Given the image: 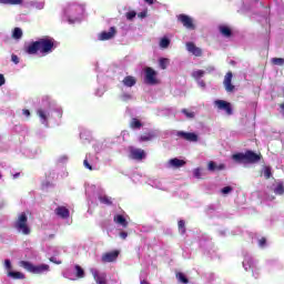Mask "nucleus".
Listing matches in <instances>:
<instances>
[{"label":"nucleus","mask_w":284,"mask_h":284,"mask_svg":"<svg viewBox=\"0 0 284 284\" xmlns=\"http://www.w3.org/2000/svg\"><path fill=\"white\" fill-rule=\"evenodd\" d=\"M54 50V39L52 38H42L36 42H32L28 45V54H50Z\"/></svg>","instance_id":"1"},{"label":"nucleus","mask_w":284,"mask_h":284,"mask_svg":"<svg viewBox=\"0 0 284 284\" xmlns=\"http://www.w3.org/2000/svg\"><path fill=\"white\" fill-rule=\"evenodd\" d=\"M83 12H85V7L78 3H71L64 10V14L69 23H77L81 21V18L83 17Z\"/></svg>","instance_id":"2"},{"label":"nucleus","mask_w":284,"mask_h":284,"mask_svg":"<svg viewBox=\"0 0 284 284\" xmlns=\"http://www.w3.org/2000/svg\"><path fill=\"white\" fill-rule=\"evenodd\" d=\"M232 159L235 163H258L261 154H256L254 151H246L245 153L233 154Z\"/></svg>","instance_id":"3"},{"label":"nucleus","mask_w":284,"mask_h":284,"mask_svg":"<svg viewBox=\"0 0 284 284\" xmlns=\"http://www.w3.org/2000/svg\"><path fill=\"white\" fill-rule=\"evenodd\" d=\"M19 265L27 270V272H31V274H45V272H50V266L47 264L33 265L30 262L21 261Z\"/></svg>","instance_id":"4"},{"label":"nucleus","mask_w":284,"mask_h":284,"mask_svg":"<svg viewBox=\"0 0 284 284\" xmlns=\"http://www.w3.org/2000/svg\"><path fill=\"white\" fill-rule=\"evenodd\" d=\"M14 227L21 234H24V235L30 234V226H28V215H26V213H21L18 216Z\"/></svg>","instance_id":"5"},{"label":"nucleus","mask_w":284,"mask_h":284,"mask_svg":"<svg viewBox=\"0 0 284 284\" xmlns=\"http://www.w3.org/2000/svg\"><path fill=\"white\" fill-rule=\"evenodd\" d=\"M75 275L70 272V270H67L63 272L64 278H69V281H77V278H84L85 277V271L80 265L74 266Z\"/></svg>","instance_id":"6"},{"label":"nucleus","mask_w":284,"mask_h":284,"mask_svg":"<svg viewBox=\"0 0 284 284\" xmlns=\"http://www.w3.org/2000/svg\"><path fill=\"white\" fill-rule=\"evenodd\" d=\"M148 154L143 149H136L134 146L129 148V159H132V161H143Z\"/></svg>","instance_id":"7"},{"label":"nucleus","mask_w":284,"mask_h":284,"mask_svg":"<svg viewBox=\"0 0 284 284\" xmlns=\"http://www.w3.org/2000/svg\"><path fill=\"white\" fill-rule=\"evenodd\" d=\"M144 83H148V85L156 84V71L154 69L146 68L144 70Z\"/></svg>","instance_id":"8"},{"label":"nucleus","mask_w":284,"mask_h":284,"mask_svg":"<svg viewBox=\"0 0 284 284\" xmlns=\"http://www.w3.org/2000/svg\"><path fill=\"white\" fill-rule=\"evenodd\" d=\"M176 136L184 139V141H189L190 143H196L199 141V135L192 132L176 131Z\"/></svg>","instance_id":"9"},{"label":"nucleus","mask_w":284,"mask_h":284,"mask_svg":"<svg viewBox=\"0 0 284 284\" xmlns=\"http://www.w3.org/2000/svg\"><path fill=\"white\" fill-rule=\"evenodd\" d=\"M37 114L40 119V123H42V125H45V128H48V121L50 119V108H40L37 110Z\"/></svg>","instance_id":"10"},{"label":"nucleus","mask_w":284,"mask_h":284,"mask_svg":"<svg viewBox=\"0 0 284 284\" xmlns=\"http://www.w3.org/2000/svg\"><path fill=\"white\" fill-rule=\"evenodd\" d=\"M214 104L216 105L217 110H223L229 116L232 115V104H230V102L216 100Z\"/></svg>","instance_id":"11"},{"label":"nucleus","mask_w":284,"mask_h":284,"mask_svg":"<svg viewBox=\"0 0 284 284\" xmlns=\"http://www.w3.org/2000/svg\"><path fill=\"white\" fill-rule=\"evenodd\" d=\"M178 19L179 21H181L184 28H186L187 30H194V20H192V18L186 14H180Z\"/></svg>","instance_id":"12"},{"label":"nucleus","mask_w":284,"mask_h":284,"mask_svg":"<svg viewBox=\"0 0 284 284\" xmlns=\"http://www.w3.org/2000/svg\"><path fill=\"white\" fill-rule=\"evenodd\" d=\"M116 34V28L111 27L109 31H103L99 34V41H110V39H114Z\"/></svg>","instance_id":"13"},{"label":"nucleus","mask_w":284,"mask_h":284,"mask_svg":"<svg viewBox=\"0 0 284 284\" xmlns=\"http://www.w3.org/2000/svg\"><path fill=\"white\" fill-rule=\"evenodd\" d=\"M186 50L187 52H190V54H193V57H202L203 55V50L199 47H196V44H194V42H186Z\"/></svg>","instance_id":"14"},{"label":"nucleus","mask_w":284,"mask_h":284,"mask_svg":"<svg viewBox=\"0 0 284 284\" xmlns=\"http://www.w3.org/2000/svg\"><path fill=\"white\" fill-rule=\"evenodd\" d=\"M90 272L97 284H108L105 281V273H99V270L97 268H91Z\"/></svg>","instance_id":"15"},{"label":"nucleus","mask_w":284,"mask_h":284,"mask_svg":"<svg viewBox=\"0 0 284 284\" xmlns=\"http://www.w3.org/2000/svg\"><path fill=\"white\" fill-rule=\"evenodd\" d=\"M232 71H229L224 77L223 85L226 92H234L235 87L232 84Z\"/></svg>","instance_id":"16"},{"label":"nucleus","mask_w":284,"mask_h":284,"mask_svg":"<svg viewBox=\"0 0 284 284\" xmlns=\"http://www.w3.org/2000/svg\"><path fill=\"white\" fill-rule=\"evenodd\" d=\"M243 267L246 272L247 270H252V272H254V270H256V264L254 263V258H252V256L250 255H246L243 261Z\"/></svg>","instance_id":"17"},{"label":"nucleus","mask_w":284,"mask_h":284,"mask_svg":"<svg viewBox=\"0 0 284 284\" xmlns=\"http://www.w3.org/2000/svg\"><path fill=\"white\" fill-rule=\"evenodd\" d=\"M118 257H119V252H116V251L109 252L102 256V262L103 263H112L113 261H116Z\"/></svg>","instance_id":"18"},{"label":"nucleus","mask_w":284,"mask_h":284,"mask_svg":"<svg viewBox=\"0 0 284 284\" xmlns=\"http://www.w3.org/2000/svg\"><path fill=\"white\" fill-rule=\"evenodd\" d=\"M156 136H159V133L156 131H150L149 133L141 135L139 141L140 143H143L145 141H152V139H156Z\"/></svg>","instance_id":"19"},{"label":"nucleus","mask_w":284,"mask_h":284,"mask_svg":"<svg viewBox=\"0 0 284 284\" xmlns=\"http://www.w3.org/2000/svg\"><path fill=\"white\" fill-rule=\"evenodd\" d=\"M55 214L61 219H68V216H70V210H68L65 206H58L55 209Z\"/></svg>","instance_id":"20"},{"label":"nucleus","mask_w":284,"mask_h":284,"mask_svg":"<svg viewBox=\"0 0 284 284\" xmlns=\"http://www.w3.org/2000/svg\"><path fill=\"white\" fill-rule=\"evenodd\" d=\"M183 165H185V161L180 160L179 158L169 160V168L179 169V168H183Z\"/></svg>","instance_id":"21"},{"label":"nucleus","mask_w":284,"mask_h":284,"mask_svg":"<svg viewBox=\"0 0 284 284\" xmlns=\"http://www.w3.org/2000/svg\"><path fill=\"white\" fill-rule=\"evenodd\" d=\"M113 221L116 225H121V227H128V220L121 214L114 215Z\"/></svg>","instance_id":"22"},{"label":"nucleus","mask_w":284,"mask_h":284,"mask_svg":"<svg viewBox=\"0 0 284 284\" xmlns=\"http://www.w3.org/2000/svg\"><path fill=\"white\" fill-rule=\"evenodd\" d=\"M123 85H125L126 88H132L134 85H136V78L128 75L123 79L122 81Z\"/></svg>","instance_id":"23"},{"label":"nucleus","mask_w":284,"mask_h":284,"mask_svg":"<svg viewBox=\"0 0 284 284\" xmlns=\"http://www.w3.org/2000/svg\"><path fill=\"white\" fill-rule=\"evenodd\" d=\"M1 6H23V0H0Z\"/></svg>","instance_id":"24"},{"label":"nucleus","mask_w":284,"mask_h":284,"mask_svg":"<svg viewBox=\"0 0 284 284\" xmlns=\"http://www.w3.org/2000/svg\"><path fill=\"white\" fill-rule=\"evenodd\" d=\"M29 6L36 8V10H43L45 8V2L33 0L29 2Z\"/></svg>","instance_id":"25"},{"label":"nucleus","mask_w":284,"mask_h":284,"mask_svg":"<svg viewBox=\"0 0 284 284\" xmlns=\"http://www.w3.org/2000/svg\"><path fill=\"white\" fill-rule=\"evenodd\" d=\"M98 199H99L100 203H102L103 205H112V197H110L105 194H99Z\"/></svg>","instance_id":"26"},{"label":"nucleus","mask_w":284,"mask_h":284,"mask_svg":"<svg viewBox=\"0 0 284 284\" xmlns=\"http://www.w3.org/2000/svg\"><path fill=\"white\" fill-rule=\"evenodd\" d=\"M8 276H10V278H16V280H23L26 278V275L21 272H14V271H9L8 272Z\"/></svg>","instance_id":"27"},{"label":"nucleus","mask_w":284,"mask_h":284,"mask_svg":"<svg viewBox=\"0 0 284 284\" xmlns=\"http://www.w3.org/2000/svg\"><path fill=\"white\" fill-rule=\"evenodd\" d=\"M220 32L223 34V37H232V29H230L227 26H221Z\"/></svg>","instance_id":"28"},{"label":"nucleus","mask_w":284,"mask_h":284,"mask_svg":"<svg viewBox=\"0 0 284 284\" xmlns=\"http://www.w3.org/2000/svg\"><path fill=\"white\" fill-rule=\"evenodd\" d=\"M192 77H193V79H195V81H199V80L203 79V77H205V71H203V70L193 71Z\"/></svg>","instance_id":"29"},{"label":"nucleus","mask_w":284,"mask_h":284,"mask_svg":"<svg viewBox=\"0 0 284 284\" xmlns=\"http://www.w3.org/2000/svg\"><path fill=\"white\" fill-rule=\"evenodd\" d=\"M160 48H162V50L170 48V39L168 37L161 38Z\"/></svg>","instance_id":"30"},{"label":"nucleus","mask_w":284,"mask_h":284,"mask_svg":"<svg viewBox=\"0 0 284 284\" xmlns=\"http://www.w3.org/2000/svg\"><path fill=\"white\" fill-rule=\"evenodd\" d=\"M12 37L13 39H21L23 37V30H21V28H14L13 32H12Z\"/></svg>","instance_id":"31"},{"label":"nucleus","mask_w":284,"mask_h":284,"mask_svg":"<svg viewBox=\"0 0 284 284\" xmlns=\"http://www.w3.org/2000/svg\"><path fill=\"white\" fill-rule=\"evenodd\" d=\"M182 114H184V116H186V119H194V116H196V113H194V111H190L187 109H182Z\"/></svg>","instance_id":"32"},{"label":"nucleus","mask_w":284,"mask_h":284,"mask_svg":"<svg viewBox=\"0 0 284 284\" xmlns=\"http://www.w3.org/2000/svg\"><path fill=\"white\" fill-rule=\"evenodd\" d=\"M159 63H160V68L162 70H165V68H168V64L170 63V59L161 58Z\"/></svg>","instance_id":"33"},{"label":"nucleus","mask_w":284,"mask_h":284,"mask_svg":"<svg viewBox=\"0 0 284 284\" xmlns=\"http://www.w3.org/2000/svg\"><path fill=\"white\" fill-rule=\"evenodd\" d=\"M176 278H178V281L180 283H183V284H187L189 283L187 277L183 273H178L176 274Z\"/></svg>","instance_id":"34"},{"label":"nucleus","mask_w":284,"mask_h":284,"mask_svg":"<svg viewBox=\"0 0 284 284\" xmlns=\"http://www.w3.org/2000/svg\"><path fill=\"white\" fill-rule=\"evenodd\" d=\"M141 121H139L138 119H133L132 121H131V128L133 129V130H139V128H141Z\"/></svg>","instance_id":"35"},{"label":"nucleus","mask_w":284,"mask_h":284,"mask_svg":"<svg viewBox=\"0 0 284 284\" xmlns=\"http://www.w3.org/2000/svg\"><path fill=\"white\" fill-rule=\"evenodd\" d=\"M179 232L180 234H185V221H179Z\"/></svg>","instance_id":"36"},{"label":"nucleus","mask_w":284,"mask_h":284,"mask_svg":"<svg viewBox=\"0 0 284 284\" xmlns=\"http://www.w3.org/2000/svg\"><path fill=\"white\" fill-rule=\"evenodd\" d=\"M272 63H274V65H284V59L283 58H273Z\"/></svg>","instance_id":"37"},{"label":"nucleus","mask_w":284,"mask_h":284,"mask_svg":"<svg viewBox=\"0 0 284 284\" xmlns=\"http://www.w3.org/2000/svg\"><path fill=\"white\" fill-rule=\"evenodd\" d=\"M153 187H156L158 190H165V186L163 185V182L156 180L153 182Z\"/></svg>","instance_id":"38"},{"label":"nucleus","mask_w":284,"mask_h":284,"mask_svg":"<svg viewBox=\"0 0 284 284\" xmlns=\"http://www.w3.org/2000/svg\"><path fill=\"white\" fill-rule=\"evenodd\" d=\"M128 21H132L136 17V11H129L125 13Z\"/></svg>","instance_id":"39"},{"label":"nucleus","mask_w":284,"mask_h":284,"mask_svg":"<svg viewBox=\"0 0 284 284\" xmlns=\"http://www.w3.org/2000/svg\"><path fill=\"white\" fill-rule=\"evenodd\" d=\"M275 194H283L284 193V186L283 184H277L276 187L274 189Z\"/></svg>","instance_id":"40"},{"label":"nucleus","mask_w":284,"mask_h":284,"mask_svg":"<svg viewBox=\"0 0 284 284\" xmlns=\"http://www.w3.org/2000/svg\"><path fill=\"white\" fill-rule=\"evenodd\" d=\"M264 176L265 179H270L272 176V169H270V166L264 168Z\"/></svg>","instance_id":"41"},{"label":"nucleus","mask_w":284,"mask_h":284,"mask_svg":"<svg viewBox=\"0 0 284 284\" xmlns=\"http://www.w3.org/2000/svg\"><path fill=\"white\" fill-rule=\"evenodd\" d=\"M232 190H234L232 186H225L221 190L222 194L224 196H227V194H230V192H232Z\"/></svg>","instance_id":"42"},{"label":"nucleus","mask_w":284,"mask_h":284,"mask_svg":"<svg viewBox=\"0 0 284 284\" xmlns=\"http://www.w3.org/2000/svg\"><path fill=\"white\" fill-rule=\"evenodd\" d=\"M122 101H130L132 99V95L124 93L121 95Z\"/></svg>","instance_id":"43"},{"label":"nucleus","mask_w":284,"mask_h":284,"mask_svg":"<svg viewBox=\"0 0 284 284\" xmlns=\"http://www.w3.org/2000/svg\"><path fill=\"white\" fill-rule=\"evenodd\" d=\"M4 267L6 270H12V263L10 262V260L4 261Z\"/></svg>","instance_id":"44"},{"label":"nucleus","mask_w":284,"mask_h":284,"mask_svg":"<svg viewBox=\"0 0 284 284\" xmlns=\"http://www.w3.org/2000/svg\"><path fill=\"white\" fill-rule=\"evenodd\" d=\"M11 61H13V63L17 65L19 64V57H17V54H12L11 55Z\"/></svg>","instance_id":"45"},{"label":"nucleus","mask_w":284,"mask_h":284,"mask_svg":"<svg viewBox=\"0 0 284 284\" xmlns=\"http://www.w3.org/2000/svg\"><path fill=\"white\" fill-rule=\"evenodd\" d=\"M83 165L84 168H87V170H92V165L90 164V162H88V159L83 161Z\"/></svg>","instance_id":"46"},{"label":"nucleus","mask_w":284,"mask_h":284,"mask_svg":"<svg viewBox=\"0 0 284 284\" xmlns=\"http://www.w3.org/2000/svg\"><path fill=\"white\" fill-rule=\"evenodd\" d=\"M209 170H210L211 172H214V170H216V164H215L214 162H210V163H209Z\"/></svg>","instance_id":"47"},{"label":"nucleus","mask_w":284,"mask_h":284,"mask_svg":"<svg viewBox=\"0 0 284 284\" xmlns=\"http://www.w3.org/2000/svg\"><path fill=\"white\" fill-rule=\"evenodd\" d=\"M193 174H194V176H195L196 179H201V170H200V169H195V170L193 171Z\"/></svg>","instance_id":"48"},{"label":"nucleus","mask_w":284,"mask_h":284,"mask_svg":"<svg viewBox=\"0 0 284 284\" xmlns=\"http://www.w3.org/2000/svg\"><path fill=\"white\" fill-rule=\"evenodd\" d=\"M55 114H57V118H58V119H61V116H63V110L57 109V110H55Z\"/></svg>","instance_id":"49"},{"label":"nucleus","mask_w":284,"mask_h":284,"mask_svg":"<svg viewBox=\"0 0 284 284\" xmlns=\"http://www.w3.org/2000/svg\"><path fill=\"white\" fill-rule=\"evenodd\" d=\"M196 82H197V85L200 87V88H203V89H205V81H203V80H196Z\"/></svg>","instance_id":"50"},{"label":"nucleus","mask_w":284,"mask_h":284,"mask_svg":"<svg viewBox=\"0 0 284 284\" xmlns=\"http://www.w3.org/2000/svg\"><path fill=\"white\" fill-rule=\"evenodd\" d=\"M1 85H6V77L3 74H0V88Z\"/></svg>","instance_id":"51"},{"label":"nucleus","mask_w":284,"mask_h":284,"mask_svg":"<svg viewBox=\"0 0 284 284\" xmlns=\"http://www.w3.org/2000/svg\"><path fill=\"white\" fill-rule=\"evenodd\" d=\"M265 243H266L265 237H262V239L258 241V245H260L261 247H265Z\"/></svg>","instance_id":"52"},{"label":"nucleus","mask_w":284,"mask_h":284,"mask_svg":"<svg viewBox=\"0 0 284 284\" xmlns=\"http://www.w3.org/2000/svg\"><path fill=\"white\" fill-rule=\"evenodd\" d=\"M50 261L57 265H61V261H57V257H51Z\"/></svg>","instance_id":"53"},{"label":"nucleus","mask_w":284,"mask_h":284,"mask_svg":"<svg viewBox=\"0 0 284 284\" xmlns=\"http://www.w3.org/2000/svg\"><path fill=\"white\" fill-rule=\"evenodd\" d=\"M22 114H24V116H30V110L24 109V110L22 111Z\"/></svg>","instance_id":"54"},{"label":"nucleus","mask_w":284,"mask_h":284,"mask_svg":"<svg viewBox=\"0 0 284 284\" xmlns=\"http://www.w3.org/2000/svg\"><path fill=\"white\" fill-rule=\"evenodd\" d=\"M144 1L145 3H149V6L156 3V0H144Z\"/></svg>","instance_id":"55"},{"label":"nucleus","mask_w":284,"mask_h":284,"mask_svg":"<svg viewBox=\"0 0 284 284\" xmlns=\"http://www.w3.org/2000/svg\"><path fill=\"white\" fill-rule=\"evenodd\" d=\"M95 95H97V97H103V90H98V91L95 92Z\"/></svg>","instance_id":"56"},{"label":"nucleus","mask_w":284,"mask_h":284,"mask_svg":"<svg viewBox=\"0 0 284 284\" xmlns=\"http://www.w3.org/2000/svg\"><path fill=\"white\" fill-rule=\"evenodd\" d=\"M120 236H121V239H123V240L128 239V234H126L125 232H121V233H120Z\"/></svg>","instance_id":"57"},{"label":"nucleus","mask_w":284,"mask_h":284,"mask_svg":"<svg viewBox=\"0 0 284 284\" xmlns=\"http://www.w3.org/2000/svg\"><path fill=\"white\" fill-rule=\"evenodd\" d=\"M214 67H209V68H206V72H214Z\"/></svg>","instance_id":"58"},{"label":"nucleus","mask_w":284,"mask_h":284,"mask_svg":"<svg viewBox=\"0 0 284 284\" xmlns=\"http://www.w3.org/2000/svg\"><path fill=\"white\" fill-rule=\"evenodd\" d=\"M80 138L88 140V138H85V133L83 131L80 132Z\"/></svg>","instance_id":"59"},{"label":"nucleus","mask_w":284,"mask_h":284,"mask_svg":"<svg viewBox=\"0 0 284 284\" xmlns=\"http://www.w3.org/2000/svg\"><path fill=\"white\" fill-rule=\"evenodd\" d=\"M145 12H141L140 14H139V17L141 18V19H145Z\"/></svg>","instance_id":"60"},{"label":"nucleus","mask_w":284,"mask_h":284,"mask_svg":"<svg viewBox=\"0 0 284 284\" xmlns=\"http://www.w3.org/2000/svg\"><path fill=\"white\" fill-rule=\"evenodd\" d=\"M60 161L63 163L64 161H68V156H62V158H60Z\"/></svg>","instance_id":"61"},{"label":"nucleus","mask_w":284,"mask_h":284,"mask_svg":"<svg viewBox=\"0 0 284 284\" xmlns=\"http://www.w3.org/2000/svg\"><path fill=\"white\" fill-rule=\"evenodd\" d=\"M112 284H121V281L115 280V281H113V283H112Z\"/></svg>","instance_id":"62"},{"label":"nucleus","mask_w":284,"mask_h":284,"mask_svg":"<svg viewBox=\"0 0 284 284\" xmlns=\"http://www.w3.org/2000/svg\"><path fill=\"white\" fill-rule=\"evenodd\" d=\"M19 178V173L13 175V179H18Z\"/></svg>","instance_id":"63"},{"label":"nucleus","mask_w":284,"mask_h":284,"mask_svg":"<svg viewBox=\"0 0 284 284\" xmlns=\"http://www.w3.org/2000/svg\"><path fill=\"white\" fill-rule=\"evenodd\" d=\"M223 168H224V165L222 164V165L219 166V170H223Z\"/></svg>","instance_id":"64"}]
</instances>
